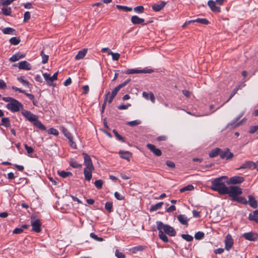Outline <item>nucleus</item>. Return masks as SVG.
<instances>
[{
    "label": "nucleus",
    "instance_id": "ea45409f",
    "mask_svg": "<svg viewBox=\"0 0 258 258\" xmlns=\"http://www.w3.org/2000/svg\"><path fill=\"white\" fill-rule=\"evenodd\" d=\"M3 13L6 16H10L12 13V10L10 7H3L2 8Z\"/></svg>",
    "mask_w": 258,
    "mask_h": 258
},
{
    "label": "nucleus",
    "instance_id": "c03bdc74",
    "mask_svg": "<svg viewBox=\"0 0 258 258\" xmlns=\"http://www.w3.org/2000/svg\"><path fill=\"white\" fill-rule=\"evenodd\" d=\"M108 55H111L112 59L114 60H118L120 57V54L118 53H114L111 51H109L108 53Z\"/></svg>",
    "mask_w": 258,
    "mask_h": 258
},
{
    "label": "nucleus",
    "instance_id": "de8ad7c7",
    "mask_svg": "<svg viewBox=\"0 0 258 258\" xmlns=\"http://www.w3.org/2000/svg\"><path fill=\"white\" fill-rule=\"evenodd\" d=\"M204 233L201 231H199L197 233H196L195 235V238L197 240H201L203 239L204 237Z\"/></svg>",
    "mask_w": 258,
    "mask_h": 258
},
{
    "label": "nucleus",
    "instance_id": "2f4dec72",
    "mask_svg": "<svg viewBox=\"0 0 258 258\" xmlns=\"http://www.w3.org/2000/svg\"><path fill=\"white\" fill-rule=\"evenodd\" d=\"M2 125H3L6 127H9L11 125L10 120L8 117H3L2 119Z\"/></svg>",
    "mask_w": 258,
    "mask_h": 258
},
{
    "label": "nucleus",
    "instance_id": "e2e57ef3",
    "mask_svg": "<svg viewBox=\"0 0 258 258\" xmlns=\"http://www.w3.org/2000/svg\"><path fill=\"white\" fill-rule=\"evenodd\" d=\"M69 144L71 147H72L74 149H77V145L73 141V138H72L71 139H69Z\"/></svg>",
    "mask_w": 258,
    "mask_h": 258
},
{
    "label": "nucleus",
    "instance_id": "f3484780",
    "mask_svg": "<svg viewBox=\"0 0 258 258\" xmlns=\"http://www.w3.org/2000/svg\"><path fill=\"white\" fill-rule=\"evenodd\" d=\"M254 162L251 161H246L244 162L237 170H240L242 169H249L253 168L254 169Z\"/></svg>",
    "mask_w": 258,
    "mask_h": 258
},
{
    "label": "nucleus",
    "instance_id": "aec40b11",
    "mask_svg": "<svg viewBox=\"0 0 258 258\" xmlns=\"http://www.w3.org/2000/svg\"><path fill=\"white\" fill-rule=\"evenodd\" d=\"M248 219L250 221L258 223V210L254 211L249 214Z\"/></svg>",
    "mask_w": 258,
    "mask_h": 258
},
{
    "label": "nucleus",
    "instance_id": "39448f33",
    "mask_svg": "<svg viewBox=\"0 0 258 258\" xmlns=\"http://www.w3.org/2000/svg\"><path fill=\"white\" fill-rule=\"evenodd\" d=\"M242 192V189L239 186L233 185L227 187L226 194H228L229 197L235 200L236 197Z\"/></svg>",
    "mask_w": 258,
    "mask_h": 258
},
{
    "label": "nucleus",
    "instance_id": "8fccbe9b",
    "mask_svg": "<svg viewBox=\"0 0 258 258\" xmlns=\"http://www.w3.org/2000/svg\"><path fill=\"white\" fill-rule=\"evenodd\" d=\"M141 121L139 120H135L131 121H128L126 123V124L130 125L131 126H135L138 125L141 123Z\"/></svg>",
    "mask_w": 258,
    "mask_h": 258
},
{
    "label": "nucleus",
    "instance_id": "20e7f679",
    "mask_svg": "<svg viewBox=\"0 0 258 258\" xmlns=\"http://www.w3.org/2000/svg\"><path fill=\"white\" fill-rule=\"evenodd\" d=\"M157 228L170 236H175L176 231L173 227L163 223L161 221L156 222Z\"/></svg>",
    "mask_w": 258,
    "mask_h": 258
},
{
    "label": "nucleus",
    "instance_id": "79ce46f5",
    "mask_svg": "<svg viewBox=\"0 0 258 258\" xmlns=\"http://www.w3.org/2000/svg\"><path fill=\"white\" fill-rule=\"evenodd\" d=\"M113 204L112 202H107L105 205V209L108 211L109 213L112 212Z\"/></svg>",
    "mask_w": 258,
    "mask_h": 258
},
{
    "label": "nucleus",
    "instance_id": "6e6552de",
    "mask_svg": "<svg viewBox=\"0 0 258 258\" xmlns=\"http://www.w3.org/2000/svg\"><path fill=\"white\" fill-rule=\"evenodd\" d=\"M233 240L230 234L226 235L225 239V248L227 250H229L232 247Z\"/></svg>",
    "mask_w": 258,
    "mask_h": 258
},
{
    "label": "nucleus",
    "instance_id": "37998d69",
    "mask_svg": "<svg viewBox=\"0 0 258 258\" xmlns=\"http://www.w3.org/2000/svg\"><path fill=\"white\" fill-rule=\"evenodd\" d=\"M20 42V39L19 37H14L10 39V42L13 45H17Z\"/></svg>",
    "mask_w": 258,
    "mask_h": 258
},
{
    "label": "nucleus",
    "instance_id": "423d86ee",
    "mask_svg": "<svg viewBox=\"0 0 258 258\" xmlns=\"http://www.w3.org/2000/svg\"><path fill=\"white\" fill-rule=\"evenodd\" d=\"M154 72V70L152 69H143V70H139V69H128L125 71V73L126 74H141V73H152Z\"/></svg>",
    "mask_w": 258,
    "mask_h": 258
},
{
    "label": "nucleus",
    "instance_id": "72a5a7b5",
    "mask_svg": "<svg viewBox=\"0 0 258 258\" xmlns=\"http://www.w3.org/2000/svg\"><path fill=\"white\" fill-rule=\"evenodd\" d=\"M17 80L22 83L24 86H27L28 88H30V83L29 82L24 79V77L21 76L17 78Z\"/></svg>",
    "mask_w": 258,
    "mask_h": 258
},
{
    "label": "nucleus",
    "instance_id": "9b49d317",
    "mask_svg": "<svg viewBox=\"0 0 258 258\" xmlns=\"http://www.w3.org/2000/svg\"><path fill=\"white\" fill-rule=\"evenodd\" d=\"M243 237L249 241H256L258 239V235L255 233L247 232L243 234Z\"/></svg>",
    "mask_w": 258,
    "mask_h": 258
},
{
    "label": "nucleus",
    "instance_id": "864d4df0",
    "mask_svg": "<svg viewBox=\"0 0 258 258\" xmlns=\"http://www.w3.org/2000/svg\"><path fill=\"white\" fill-rule=\"evenodd\" d=\"M115 255L117 258H125V255L122 252L119 251V250H118V249H116L115 250Z\"/></svg>",
    "mask_w": 258,
    "mask_h": 258
},
{
    "label": "nucleus",
    "instance_id": "dca6fc26",
    "mask_svg": "<svg viewBox=\"0 0 258 258\" xmlns=\"http://www.w3.org/2000/svg\"><path fill=\"white\" fill-rule=\"evenodd\" d=\"M216 2H214L212 0H210L208 2V5L211 9V10L215 13H219L220 12V7L217 6L216 4Z\"/></svg>",
    "mask_w": 258,
    "mask_h": 258
},
{
    "label": "nucleus",
    "instance_id": "a18cd8bd",
    "mask_svg": "<svg viewBox=\"0 0 258 258\" xmlns=\"http://www.w3.org/2000/svg\"><path fill=\"white\" fill-rule=\"evenodd\" d=\"M113 133L117 140L122 142H125L124 138L120 135L115 130H113Z\"/></svg>",
    "mask_w": 258,
    "mask_h": 258
},
{
    "label": "nucleus",
    "instance_id": "c756f323",
    "mask_svg": "<svg viewBox=\"0 0 258 258\" xmlns=\"http://www.w3.org/2000/svg\"><path fill=\"white\" fill-rule=\"evenodd\" d=\"M33 124L35 126L42 131L46 130L45 126L40 121H39L37 118L33 122Z\"/></svg>",
    "mask_w": 258,
    "mask_h": 258
},
{
    "label": "nucleus",
    "instance_id": "338daca9",
    "mask_svg": "<svg viewBox=\"0 0 258 258\" xmlns=\"http://www.w3.org/2000/svg\"><path fill=\"white\" fill-rule=\"evenodd\" d=\"M6 87V83L4 80L0 79V89H5Z\"/></svg>",
    "mask_w": 258,
    "mask_h": 258
},
{
    "label": "nucleus",
    "instance_id": "f704fd0d",
    "mask_svg": "<svg viewBox=\"0 0 258 258\" xmlns=\"http://www.w3.org/2000/svg\"><path fill=\"white\" fill-rule=\"evenodd\" d=\"M192 22H197L205 25H208L209 23V21L204 18H198L195 20H192Z\"/></svg>",
    "mask_w": 258,
    "mask_h": 258
},
{
    "label": "nucleus",
    "instance_id": "4be33fe9",
    "mask_svg": "<svg viewBox=\"0 0 258 258\" xmlns=\"http://www.w3.org/2000/svg\"><path fill=\"white\" fill-rule=\"evenodd\" d=\"M25 56V54H20L17 53L14 55H13L10 58V60L12 62H15L19 60L21 58H23Z\"/></svg>",
    "mask_w": 258,
    "mask_h": 258
},
{
    "label": "nucleus",
    "instance_id": "49530a36",
    "mask_svg": "<svg viewBox=\"0 0 258 258\" xmlns=\"http://www.w3.org/2000/svg\"><path fill=\"white\" fill-rule=\"evenodd\" d=\"M116 7L118 9L122 10L125 12H130L132 11V8L128 7L127 6H121V5H116Z\"/></svg>",
    "mask_w": 258,
    "mask_h": 258
},
{
    "label": "nucleus",
    "instance_id": "69168bd1",
    "mask_svg": "<svg viewBox=\"0 0 258 258\" xmlns=\"http://www.w3.org/2000/svg\"><path fill=\"white\" fill-rule=\"evenodd\" d=\"M176 210V207L174 205L170 206L169 208H168L166 211L168 213H170Z\"/></svg>",
    "mask_w": 258,
    "mask_h": 258
},
{
    "label": "nucleus",
    "instance_id": "5701e85b",
    "mask_svg": "<svg viewBox=\"0 0 258 258\" xmlns=\"http://www.w3.org/2000/svg\"><path fill=\"white\" fill-rule=\"evenodd\" d=\"M43 76L46 81L48 85L52 86L53 85V82L54 81L53 79H52V76L48 73H45L43 74Z\"/></svg>",
    "mask_w": 258,
    "mask_h": 258
},
{
    "label": "nucleus",
    "instance_id": "c85d7f7f",
    "mask_svg": "<svg viewBox=\"0 0 258 258\" xmlns=\"http://www.w3.org/2000/svg\"><path fill=\"white\" fill-rule=\"evenodd\" d=\"M163 205V202L158 203L155 205L151 206L150 210L151 212L155 211L161 208Z\"/></svg>",
    "mask_w": 258,
    "mask_h": 258
},
{
    "label": "nucleus",
    "instance_id": "3c124183",
    "mask_svg": "<svg viewBox=\"0 0 258 258\" xmlns=\"http://www.w3.org/2000/svg\"><path fill=\"white\" fill-rule=\"evenodd\" d=\"M94 184L98 189H101L102 187L103 181L101 179L97 180L95 181Z\"/></svg>",
    "mask_w": 258,
    "mask_h": 258
},
{
    "label": "nucleus",
    "instance_id": "680f3d73",
    "mask_svg": "<svg viewBox=\"0 0 258 258\" xmlns=\"http://www.w3.org/2000/svg\"><path fill=\"white\" fill-rule=\"evenodd\" d=\"M131 104L128 103L126 105L122 104L118 106V108L120 110H125L128 108V107L131 106Z\"/></svg>",
    "mask_w": 258,
    "mask_h": 258
},
{
    "label": "nucleus",
    "instance_id": "603ef678",
    "mask_svg": "<svg viewBox=\"0 0 258 258\" xmlns=\"http://www.w3.org/2000/svg\"><path fill=\"white\" fill-rule=\"evenodd\" d=\"M109 95H110V92H108L106 94V95H105V98H104V102H103V104L102 106V112L104 111V109L105 108L106 104V103L107 102V99H108Z\"/></svg>",
    "mask_w": 258,
    "mask_h": 258
},
{
    "label": "nucleus",
    "instance_id": "052dcab7",
    "mask_svg": "<svg viewBox=\"0 0 258 258\" xmlns=\"http://www.w3.org/2000/svg\"><path fill=\"white\" fill-rule=\"evenodd\" d=\"M24 147L29 154H31L34 152L33 149L31 147L28 146L27 144H25Z\"/></svg>",
    "mask_w": 258,
    "mask_h": 258
},
{
    "label": "nucleus",
    "instance_id": "a211bd4d",
    "mask_svg": "<svg viewBox=\"0 0 258 258\" xmlns=\"http://www.w3.org/2000/svg\"><path fill=\"white\" fill-rule=\"evenodd\" d=\"M166 4L165 2L162 1L160 3L153 5L152 8L154 11L159 12L165 7Z\"/></svg>",
    "mask_w": 258,
    "mask_h": 258
},
{
    "label": "nucleus",
    "instance_id": "9d476101",
    "mask_svg": "<svg viewBox=\"0 0 258 258\" xmlns=\"http://www.w3.org/2000/svg\"><path fill=\"white\" fill-rule=\"evenodd\" d=\"M244 180V177L242 176H235L230 177L227 182V183L230 184H239L242 183Z\"/></svg>",
    "mask_w": 258,
    "mask_h": 258
},
{
    "label": "nucleus",
    "instance_id": "0e129e2a",
    "mask_svg": "<svg viewBox=\"0 0 258 258\" xmlns=\"http://www.w3.org/2000/svg\"><path fill=\"white\" fill-rule=\"evenodd\" d=\"M114 197L116 199L118 200H122L124 199V197L120 195V194L118 192H115Z\"/></svg>",
    "mask_w": 258,
    "mask_h": 258
},
{
    "label": "nucleus",
    "instance_id": "13d9d810",
    "mask_svg": "<svg viewBox=\"0 0 258 258\" xmlns=\"http://www.w3.org/2000/svg\"><path fill=\"white\" fill-rule=\"evenodd\" d=\"M30 17L31 15L30 12L28 11L26 12L24 15V22H26L29 21L30 19Z\"/></svg>",
    "mask_w": 258,
    "mask_h": 258
},
{
    "label": "nucleus",
    "instance_id": "c9c22d12",
    "mask_svg": "<svg viewBox=\"0 0 258 258\" xmlns=\"http://www.w3.org/2000/svg\"><path fill=\"white\" fill-rule=\"evenodd\" d=\"M61 128L63 135L68 139V140L71 139V138H73V136L71 135V134L66 128L62 126L61 127Z\"/></svg>",
    "mask_w": 258,
    "mask_h": 258
},
{
    "label": "nucleus",
    "instance_id": "7ed1b4c3",
    "mask_svg": "<svg viewBox=\"0 0 258 258\" xmlns=\"http://www.w3.org/2000/svg\"><path fill=\"white\" fill-rule=\"evenodd\" d=\"M2 99L4 101L8 102L6 105V107L12 112H18L23 108V105L20 102L12 97H4Z\"/></svg>",
    "mask_w": 258,
    "mask_h": 258
},
{
    "label": "nucleus",
    "instance_id": "0eeeda50",
    "mask_svg": "<svg viewBox=\"0 0 258 258\" xmlns=\"http://www.w3.org/2000/svg\"><path fill=\"white\" fill-rule=\"evenodd\" d=\"M220 156L222 159L231 160L233 157L234 155L230 152L228 148H226L224 150L221 149Z\"/></svg>",
    "mask_w": 258,
    "mask_h": 258
},
{
    "label": "nucleus",
    "instance_id": "ddd939ff",
    "mask_svg": "<svg viewBox=\"0 0 258 258\" xmlns=\"http://www.w3.org/2000/svg\"><path fill=\"white\" fill-rule=\"evenodd\" d=\"M130 81L131 79H128L122 83L119 84L113 90L110 94L115 97L119 90L123 87L126 86Z\"/></svg>",
    "mask_w": 258,
    "mask_h": 258
},
{
    "label": "nucleus",
    "instance_id": "09e8293b",
    "mask_svg": "<svg viewBox=\"0 0 258 258\" xmlns=\"http://www.w3.org/2000/svg\"><path fill=\"white\" fill-rule=\"evenodd\" d=\"M181 237L188 242H190L193 240V237L188 234H183L181 235Z\"/></svg>",
    "mask_w": 258,
    "mask_h": 258
},
{
    "label": "nucleus",
    "instance_id": "473e14b6",
    "mask_svg": "<svg viewBox=\"0 0 258 258\" xmlns=\"http://www.w3.org/2000/svg\"><path fill=\"white\" fill-rule=\"evenodd\" d=\"M70 165L73 168H80L82 166V164L79 163L73 159H71L70 161Z\"/></svg>",
    "mask_w": 258,
    "mask_h": 258
},
{
    "label": "nucleus",
    "instance_id": "cd10ccee",
    "mask_svg": "<svg viewBox=\"0 0 258 258\" xmlns=\"http://www.w3.org/2000/svg\"><path fill=\"white\" fill-rule=\"evenodd\" d=\"M2 32L5 34H10V35H16V30L12 28L7 27L4 28L2 30Z\"/></svg>",
    "mask_w": 258,
    "mask_h": 258
},
{
    "label": "nucleus",
    "instance_id": "412c9836",
    "mask_svg": "<svg viewBox=\"0 0 258 258\" xmlns=\"http://www.w3.org/2000/svg\"><path fill=\"white\" fill-rule=\"evenodd\" d=\"M87 50L88 49L87 48H84L80 50L78 54L75 56V59L76 60H79L83 58L86 55Z\"/></svg>",
    "mask_w": 258,
    "mask_h": 258
},
{
    "label": "nucleus",
    "instance_id": "774afa93",
    "mask_svg": "<svg viewBox=\"0 0 258 258\" xmlns=\"http://www.w3.org/2000/svg\"><path fill=\"white\" fill-rule=\"evenodd\" d=\"M23 231V229L21 228H16L13 230L14 234H20Z\"/></svg>",
    "mask_w": 258,
    "mask_h": 258
},
{
    "label": "nucleus",
    "instance_id": "4c0bfd02",
    "mask_svg": "<svg viewBox=\"0 0 258 258\" xmlns=\"http://www.w3.org/2000/svg\"><path fill=\"white\" fill-rule=\"evenodd\" d=\"M144 249V247L142 245H139L137 246H135L134 247L131 248L130 249V251L134 253H136L137 251H142Z\"/></svg>",
    "mask_w": 258,
    "mask_h": 258
},
{
    "label": "nucleus",
    "instance_id": "6ab92c4d",
    "mask_svg": "<svg viewBox=\"0 0 258 258\" xmlns=\"http://www.w3.org/2000/svg\"><path fill=\"white\" fill-rule=\"evenodd\" d=\"M145 21V20L142 18H140L137 16H133L131 18V22L134 25L141 24H143Z\"/></svg>",
    "mask_w": 258,
    "mask_h": 258
},
{
    "label": "nucleus",
    "instance_id": "f8f14e48",
    "mask_svg": "<svg viewBox=\"0 0 258 258\" xmlns=\"http://www.w3.org/2000/svg\"><path fill=\"white\" fill-rule=\"evenodd\" d=\"M147 147L155 155L157 156H160L162 155L161 151L158 148H156L155 146L151 144H148Z\"/></svg>",
    "mask_w": 258,
    "mask_h": 258
},
{
    "label": "nucleus",
    "instance_id": "f03ea898",
    "mask_svg": "<svg viewBox=\"0 0 258 258\" xmlns=\"http://www.w3.org/2000/svg\"><path fill=\"white\" fill-rule=\"evenodd\" d=\"M82 155L84 157L85 168L84 169L85 178L87 181H90L92 176V172L94 170V167L90 157L86 153L83 152Z\"/></svg>",
    "mask_w": 258,
    "mask_h": 258
},
{
    "label": "nucleus",
    "instance_id": "2eb2a0df",
    "mask_svg": "<svg viewBox=\"0 0 258 258\" xmlns=\"http://www.w3.org/2000/svg\"><path fill=\"white\" fill-rule=\"evenodd\" d=\"M41 223L39 220H36L31 221V226H32V230L36 232H40L41 231Z\"/></svg>",
    "mask_w": 258,
    "mask_h": 258
},
{
    "label": "nucleus",
    "instance_id": "1a4fd4ad",
    "mask_svg": "<svg viewBox=\"0 0 258 258\" xmlns=\"http://www.w3.org/2000/svg\"><path fill=\"white\" fill-rule=\"evenodd\" d=\"M14 66L16 67L18 66V68L20 70H24L29 71L31 69V66L30 63H29L28 62H27L26 60H23L21 62H20L18 65L16 64H15Z\"/></svg>",
    "mask_w": 258,
    "mask_h": 258
},
{
    "label": "nucleus",
    "instance_id": "393cba45",
    "mask_svg": "<svg viewBox=\"0 0 258 258\" xmlns=\"http://www.w3.org/2000/svg\"><path fill=\"white\" fill-rule=\"evenodd\" d=\"M248 204L250 207L256 208L257 207V202L254 198L252 196H248Z\"/></svg>",
    "mask_w": 258,
    "mask_h": 258
},
{
    "label": "nucleus",
    "instance_id": "f257e3e1",
    "mask_svg": "<svg viewBox=\"0 0 258 258\" xmlns=\"http://www.w3.org/2000/svg\"><path fill=\"white\" fill-rule=\"evenodd\" d=\"M227 179L226 176H222L219 178H215L211 182V189L214 191H218L220 195H226L227 187L225 184L223 179Z\"/></svg>",
    "mask_w": 258,
    "mask_h": 258
},
{
    "label": "nucleus",
    "instance_id": "e433bc0d",
    "mask_svg": "<svg viewBox=\"0 0 258 258\" xmlns=\"http://www.w3.org/2000/svg\"><path fill=\"white\" fill-rule=\"evenodd\" d=\"M58 174L63 178H66L68 176H72V173L69 171H65L64 170H62L60 171H58Z\"/></svg>",
    "mask_w": 258,
    "mask_h": 258
},
{
    "label": "nucleus",
    "instance_id": "5fc2aeb1",
    "mask_svg": "<svg viewBox=\"0 0 258 258\" xmlns=\"http://www.w3.org/2000/svg\"><path fill=\"white\" fill-rule=\"evenodd\" d=\"M90 237L97 241H102L103 240L102 237H98L97 235H96L94 233H90Z\"/></svg>",
    "mask_w": 258,
    "mask_h": 258
},
{
    "label": "nucleus",
    "instance_id": "a878e982",
    "mask_svg": "<svg viewBox=\"0 0 258 258\" xmlns=\"http://www.w3.org/2000/svg\"><path fill=\"white\" fill-rule=\"evenodd\" d=\"M221 152V149L219 148H215L211 150V151L209 153V156L211 158H213L217 157L218 155L220 156Z\"/></svg>",
    "mask_w": 258,
    "mask_h": 258
},
{
    "label": "nucleus",
    "instance_id": "7c9ffc66",
    "mask_svg": "<svg viewBox=\"0 0 258 258\" xmlns=\"http://www.w3.org/2000/svg\"><path fill=\"white\" fill-rule=\"evenodd\" d=\"M159 231V238L164 242H167L168 241V238L166 235V234L164 233L161 230Z\"/></svg>",
    "mask_w": 258,
    "mask_h": 258
},
{
    "label": "nucleus",
    "instance_id": "58836bf2",
    "mask_svg": "<svg viewBox=\"0 0 258 258\" xmlns=\"http://www.w3.org/2000/svg\"><path fill=\"white\" fill-rule=\"evenodd\" d=\"M40 55L42 57V63L43 64L47 63L48 60L49 56L47 54H45L43 50L41 51Z\"/></svg>",
    "mask_w": 258,
    "mask_h": 258
},
{
    "label": "nucleus",
    "instance_id": "bf43d9fd",
    "mask_svg": "<svg viewBox=\"0 0 258 258\" xmlns=\"http://www.w3.org/2000/svg\"><path fill=\"white\" fill-rule=\"evenodd\" d=\"M258 130V124L257 125L250 127L249 133L251 134H254Z\"/></svg>",
    "mask_w": 258,
    "mask_h": 258
},
{
    "label": "nucleus",
    "instance_id": "a19ab883",
    "mask_svg": "<svg viewBox=\"0 0 258 258\" xmlns=\"http://www.w3.org/2000/svg\"><path fill=\"white\" fill-rule=\"evenodd\" d=\"M194 189V187L191 184H188L181 188L180 189V192H183L187 190H192Z\"/></svg>",
    "mask_w": 258,
    "mask_h": 258
},
{
    "label": "nucleus",
    "instance_id": "4468645a",
    "mask_svg": "<svg viewBox=\"0 0 258 258\" xmlns=\"http://www.w3.org/2000/svg\"><path fill=\"white\" fill-rule=\"evenodd\" d=\"M22 113L28 120L31 122H34L37 118L35 115L29 111L25 110Z\"/></svg>",
    "mask_w": 258,
    "mask_h": 258
},
{
    "label": "nucleus",
    "instance_id": "bb28decb",
    "mask_svg": "<svg viewBox=\"0 0 258 258\" xmlns=\"http://www.w3.org/2000/svg\"><path fill=\"white\" fill-rule=\"evenodd\" d=\"M119 154L121 158L126 159L128 161L130 160V158L132 156V154L130 152H128V151H125V152L120 151L119 152Z\"/></svg>",
    "mask_w": 258,
    "mask_h": 258
},
{
    "label": "nucleus",
    "instance_id": "6e6d98bb",
    "mask_svg": "<svg viewBox=\"0 0 258 258\" xmlns=\"http://www.w3.org/2000/svg\"><path fill=\"white\" fill-rule=\"evenodd\" d=\"M134 10L136 13L141 14L143 13L144 8L142 6H140L134 8Z\"/></svg>",
    "mask_w": 258,
    "mask_h": 258
},
{
    "label": "nucleus",
    "instance_id": "4d7b16f0",
    "mask_svg": "<svg viewBox=\"0 0 258 258\" xmlns=\"http://www.w3.org/2000/svg\"><path fill=\"white\" fill-rule=\"evenodd\" d=\"M48 133L56 136H58L59 134L58 131L54 128H50L49 129L48 131Z\"/></svg>",
    "mask_w": 258,
    "mask_h": 258
},
{
    "label": "nucleus",
    "instance_id": "b1692460",
    "mask_svg": "<svg viewBox=\"0 0 258 258\" xmlns=\"http://www.w3.org/2000/svg\"><path fill=\"white\" fill-rule=\"evenodd\" d=\"M177 218L179 222L182 225H187L188 219L184 215H179L177 216Z\"/></svg>",
    "mask_w": 258,
    "mask_h": 258
}]
</instances>
